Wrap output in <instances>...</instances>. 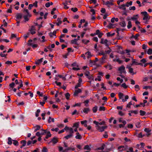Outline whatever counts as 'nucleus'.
I'll return each instance as SVG.
<instances>
[{
	"label": "nucleus",
	"instance_id": "nucleus-1",
	"mask_svg": "<svg viewBox=\"0 0 152 152\" xmlns=\"http://www.w3.org/2000/svg\"><path fill=\"white\" fill-rule=\"evenodd\" d=\"M118 96L119 99H121L123 102L126 101L129 98V96L128 95L124 96L123 93L121 92L118 93Z\"/></svg>",
	"mask_w": 152,
	"mask_h": 152
},
{
	"label": "nucleus",
	"instance_id": "nucleus-2",
	"mask_svg": "<svg viewBox=\"0 0 152 152\" xmlns=\"http://www.w3.org/2000/svg\"><path fill=\"white\" fill-rule=\"evenodd\" d=\"M118 70L120 71V73L121 74L122 73L126 74V71L125 70V67L122 65L118 68Z\"/></svg>",
	"mask_w": 152,
	"mask_h": 152
},
{
	"label": "nucleus",
	"instance_id": "nucleus-3",
	"mask_svg": "<svg viewBox=\"0 0 152 152\" xmlns=\"http://www.w3.org/2000/svg\"><path fill=\"white\" fill-rule=\"evenodd\" d=\"M145 146V144L144 143L141 142L140 144H137V145L136 147L139 149L142 150L144 148Z\"/></svg>",
	"mask_w": 152,
	"mask_h": 152
},
{
	"label": "nucleus",
	"instance_id": "nucleus-4",
	"mask_svg": "<svg viewBox=\"0 0 152 152\" xmlns=\"http://www.w3.org/2000/svg\"><path fill=\"white\" fill-rule=\"evenodd\" d=\"M29 30L32 35L36 33L35 27L34 26H31Z\"/></svg>",
	"mask_w": 152,
	"mask_h": 152
},
{
	"label": "nucleus",
	"instance_id": "nucleus-5",
	"mask_svg": "<svg viewBox=\"0 0 152 152\" xmlns=\"http://www.w3.org/2000/svg\"><path fill=\"white\" fill-rule=\"evenodd\" d=\"M108 41L107 39H104L103 38L101 39V40L100 43L102 44H104L106 46H108L107 42Z\"/></svg>",
	"mask_w": 152,
	"mask_h": 152
},
{
	"label": "nucleus",
	"instance_id": "nucleus-6",
	"mask_svg": "<svg viewBox=\"0 0 152 152\" xmlns=\"http://www.w3.org/2000/svg\"><path fill=\"white\" fill-rule=\"evenodd\" d=\"M107 128V126H97V128L96 129L100 132H102L103 131L104 129Z\"/></svg>",
	"mask_w": 152,
	"mask_h": 152
},
{
	"label": "nucleus",
	"instance_id": "nucleus-7",
	"mask_svg": "<svg viewBox=\"0 0 152 152\" xmlns=\"http://www.w3.org/2000/svg\"><path fill=\"white\" fill-rule=\"evenodd\" d=\"M141 14L144 16V17L143 18V20H146L148 19V15L147 12H141Z\"/></svg>",
	"mask_w": 152,
	"mask_h": 152
},
{
	"label": "nucleus",
	"instance_id": "nucleus-8",
	"mask_svg": "<svg viewBox=\"0 0 152 152\" xmlns=\"http://www.w3.org/2000/svg\"><path fill=\"white\" fill-rule=\"evenodd\" d=\"M82 91L81 89L78 88L76 90H75L74 93L73 95L75 96H77L78 95L79 93H81Z\"/></svg>",
	"mask_w": 152,
	"mask_h": 152
},
{
	"label": "nucleus",
	"instance_id": "nucleus-9",
	"mask_svg": "<svg viewBox=\"0 0 152 152\" xmlns=\"http://www.w3.org/2000/svg\"><path fill=\"white\" fill-rule=\"evenodd\" d=\"M58 142V138L57 137H54L50 141L54 145L56 143Z\"/></svg>",
	"mask_w": 152,
	"mask_h": 152
},
{
	"label": "nucleus",
	"instance_id": "nucleus-10",
	"mask_svg": "<svg viewBox=\"0 0 152 152\" xmlns=\"http://www.w3.org/2000/svg\"><path fill=\"white\" fill-rule=\"evenodd\" d=\"M106 58V56H102V57L99 60L100 63L102 64L105 62V60Z\"/></svg>",
	"mask_w": 152,
	"mask_h": 152
},
{
	"label": "nucleus",
	"instance_id": "nucleus-11",
	"mask_svg": "<svg viewBox=\"0 0 152 152\" xmlns=\"http://www.w3.org/2000/svg\"><path fill=\"white\" fill-rule=\"evenodd\" d=\"M127 68H128L129 70V72L131 73L132 74V75L136 74V73H134L133 72V69L130 66H127L126 67Z\"/></svg>",
	"mask_w": 152,
	"mask_h": 152
},
{
	"label": "nucleus",
	"instance_id": "nucleus-12",
	"mask_svg": "<svg viewBox=\"0 0 152 152\" xmlns=\"http://www.w3.org/2000/svg\"><path fill=\"white\" fill-rule=\"evenodd\" d=\"M132 64H131V65H132V64H134L136 65H142V64L141 63H139L137 61H136L135 59H133L132 61Z\"/></svg>",
	"mask_w": 152,
	"mask_h": 152
},
{
	"label": "nucleus",
	"instance_id": "nucleus-13",
	"mask_svg": "<svg viewBox=\"0 0 152 152\" xmlns=\"http://www.w3.org/2000/svg\"><path fill=\"white\" fill-rule=\"evenodd\" d=\"M76 135L75 136V138L77 139H81L82 138V137L79 133L77 132L76 134Z\"/></svg>",
	"mask_w": 152,
	"mask_h": 152
},
{
	"label": "nucleus",
	"instance_id": "nucleus-14",
	"mask_svg": "<svg viewBox=\"0 0 152 152\" xmlns=\"http://www.w3.org/2000/svg\"><path fill=\"white\" fill-rule=\"evenodd\" d=\"M138 18V15H134L131 18V20H137Z\"/></svg>",
	"mask_w": 152,
	"mask_h": 152
},
{
	"label": "nucleus",
	"instance_id": "nucleus-15",
	"mask_svg": "<svg viewBox=\"0 0 152 152\" xmlns=\"http://www.w3.org/2000/svg\"><path fill=\"white\" fill-rule=\"evenodd\" d=\"M119 151L121 152L124 150V147L123 146H121L118 148Z\"/></svg>",
	"mask_w": 152,
	"mask_h": 152
},
{
	"label": "nucleus",
	"instance_id": "nucleus-16",
	"mask_svg": "<svg viewBox=\"0 0 152 152\" xmlns=\"http://www.w3.org/2000/svg\"><path fill=\"white\" fill-rule=\"evenodd\" d=\"M90 110L89 108H85L83 110V112L86 114L88 113L90 111Z\"/></svg>",
	"mask_w": 152,
	"mask_h": 152
},
{
	"label": "nucleus",
	"instance_id": "nucleus-17",
	"mask_svg": "<svg viewBox=\"0 0 152 152\" xmlns=\"http://www.w3.org/2000/svg\"><path fill=\"white\" fill-rule=\"evenodd\" d=\"M86 55V57L88 58H89L92 56L91 53L90 52L88 51L85 53Z\"/></svg>",
	"mask_w": 152,
	"mask_h": 152
},
{
	"label": "nucleus",
	"instance_id": "nucleus-18",
	"mask_svg": "<svg viewBox=\"0 0 152 152\" xmlns=\"http://www.w3.org/2000/svg\"><path fill=\"white\" fill-rule=\"evenodd\" d=\"M107 27L110 28H115V25L113 24L110 23L109 24Z\"/></svg>",
	"mask_w": 152,
	"mask_h": 152
},
{
	"label": "nucleus",
	"instance_id": "nucleus-19",
	"mask_svg": "<svg viewBox=\"0 0 152 152\" xmlns=\"http://www.w3.org/2000/svg\"><path fill=\"white\" fill-rule=\"evenodd\" d=\"M125 6H126V4H123L119 6V8L120 9H122L124 10H126Z\"/></svg>",
	"mask_w": 152,
	"mask_h": 152
},
{
	"label": "nucleus",
	"instance_id": "nucleus-20",
	"mask_svg": "<svg viewBox=\"0 0 152 152\" xmlns=\"http://www.w3.org/2000/svg\"><path fill=\"white\" fill-rule=\"evenodd\" d=\"M119 121L120 123H122L124 125H125L126 123V121L122 118H120L119 119Z\"/></svg>",
	"mask_w": 152,
	"mask_h": 152
},
{
	"label": "nucleus",
	"instance_id": "nucleus-21",
	"mask_svg": "<svg viewBox=\"0 0 152 152\" xmlns=\"http://www.w3.org/2000/svg\"><path fill=\"white\" fill-rule=\"evenodd\" d=\"M28 46H31L33 48H37L38 46V45L37 44H34L32 45L31 43H28Z\"/></svg>",
	"mask_w": 152,
	"mask_h": 152
},
{
	"label": "nucleus",
	"instance_id": "nucleus-22",
	"mask_svg": "<svg viewBox=\"0 0 152 152\" xmlns=\"http://www.w3.org/2000/svg\"><path fill=\"white\" fill-rule=\"evenodd\" d=\"M43 58H42L39 59L38 60L35 62V64H36L39 65V64L41 63L42 61V59Z\"/></svg>",
	"mask_w": 152,
	"mask_h": 152
},
{
	"label": "nucleus",
	"instance_id": "nucleus-23",
	"mask_svg": "<svg viewBox=\"0 0 152 152\" xmlns=\"http://www.w3.org/2000/svg\"><path fill=\"white\" fill-rule=\"evenodd\" d=\"M56 31H54L53 32H50L49 34V35L50 37H52L54 35L56 36Z\"/></svg>",
	"mask_w": 152,
	"mask_h": 152
},
{
	"label": "nucleus",
	"instance_id": "nucleus-24",
	"mask_svg": "<svg viewBox=\"0 0 152 152\" xmlns=\"http://www.w3.org/2000/svg\"><path fill=\"white\" fill-rule=\"evenodd\" d=\"M20 142L22 144V146L20 147V148H22L23 147L25 146L26 144V141L25 140H23L21 141Z\"/></svg>",
	"mask_w": 152,
	"mask_h": 152
},
{
	"label": "nucleus",
	"instance_id": "nucleus-25",
	"mask_svg": "<svg viewBox=\"0 0 152 152\" xmlns=\"http://www.w3.org/2000/svg\"><path fill=\"white\" fill-rule=\"evenodd\" d=\"M34 132H36L40 129V126L39 125H37L34 127Z\"/></svg>",
	"mask_w": 152,
	"mask_h": 152
},
{
	"label": "nucleus",
	"instance_id": "nucleus-26",
	"mask_svg": "<svg viewBox=\"0 0 152 152\" xmlns=\"http://www.w3.org/2000/svg\"><path fill=\"white\" fill-rule=\"evenodd\" d=\"M105 67L107 69H109V70L113 68V66L110 64H108L107 65L105 66Z\"/></svg>",
	"mask_w": 152,
	"mask_h": 152
},
{
	"label": "nucleus",
	"instance_id": "nucleus-27",
	"mask_svg": "<svg viewBox=\"0 0 152 152\" xmlns=\"http://www.w3.org/2000/svg\"><path fill=\"white\" fill-rule=\"evenodd\" d=\"M79 122L75 123L73 126V127L77 128L79 126Z\"/></svg>",
	"mask_w": 152,
	"mask_h": 152
},
{
	"label": "nucleus",
	"instance_id": "nucleus-28",
	"mask_svg": "<svg viewBox=\"0 0 152 152\" xmlns=\"http://www.w3.org/2000/svg\"><path fill=\"white\" fill-rule=\"evenodd\" d=\"M47 133V135L46 136L45 138L48 139V137H50L51 136V134L50 132H48Z\"/></svg>",
	"mask_w": 152,
	"mask_h": 152
},
{
	"label": "nucleus",
	"instance_id": "nucleus-29",
	"mask_svg": "<svg viewBox=\"0 0 152 152\" xmlns=\"http://www.w3.org/2000/svg\"><path fill=\"white\" fill-rule=\"evenodd\" d=\"M22 18V15L20 14H18L16 15V18L17 19H20Z\"/></svg>",
	"mask_w": 152,
	"mask_h": 152
},
{
	"label": "nucleus",
	"instance_id": "nucleus-30",
	"mask_svg": "<svg viewBox=\"0 0 152 152\" xmlns=\"http://www.w3.org/2000/svg\"><path fill=\"white\" fill-rule=\"evenodd\" d=\"M120 24L122 27H124L126 26V24L124 21L120 22Z\"/></svg>",
	"mask_w": 152,
	"mask_h": 152
},
{
	"label": "nucleus",
	"instance_id": "nucleus-31",
	"mask_svg": "<svg viewBox=\"0 0 152 152\" xmlns=\"http://www.w3.org/2000/svg\"><path fill=\"white\" fill-rule=\"evenodd\" d=\"M73 135L72 134H69L65 136L64 137V138H66V139H68L69 138H71L72 137Z\"/></svg>",
	"mask_w": 152,
	"mask_h": 152
},
{
	"label": "nucleus",
	"instance_id": "nucleus-32",
	"mask_svg": "<svg viewBox=\"0 0 152 152\" xmlns=\"http://www.w3.org/2000/svg\"><path fill=\"white\" fill-rule=\"evenodd\" d=\"M12 139L11 138L9 137L8 138V144L9 145H11L12 144Z\"/></svg>",
	"mask_w": 152,
	"mask_h": 152
},
{
	"label": "nucleus",
	"instance_id": "nucleus-33",
	"mask_svg": "<svg viewBox=\"0 0 152 152\" xmlns=\"http://www.w3.org/2000/svg\"><path fill=\"white\" fill-rule=\"evenodd\" d=\"M58 148L59 151L60 152H64V151H65V149L63 150V148L62 147H60V146L58 147Z\"/></svg>",
	"mask_w": 152,
	"mask_h": 152
},
{
	"label": "nucleus",
	"instance_id": "nucleus-34",
	"mask_svg": "<svg viewBox=\"0 0 152 152\" xmlns=\"http://www.w3.org/2000/svg\"><path fill=\"white\" fill-rule=\"evenodd\" d=\"M140 115L141 116H143L145 115L146 114V113L145 112L142 110H140Z\"/></svg>",
	"mask_w": 152,
	"mask_h": 152
},
{
	"label": "nucleus",
	"instance_id": "nucleus-35",
	"mask_svg": "<svg viewBox=\"0 0 152 152\" xmlns=\"http://www.w3.org/2000/svg\"><path fill=\"white\" fill-rule=\"evenodd\" d=\"M129 112H131L132 113H134L135 114H137L138 113V110H130L129 111Z\"/></svg>",
	"mask_w": 152,
	"mask_h": 152
},
{
	"label": "nucleus",
	"instance_id": "nucleus-36",
	"mask_svg": "<svg viewBox=\"0 0 152 152\" xmlns=\"http://www.w3.org/2000/svg\"><path fill=\"white\" fill-rule=\"evenodd\" d=\"M84 149L85 150H87L90 151L91 150V148L89 147V145H87L85 146L84 148Z\"/></svg>",
	"mask_w": 152,
	"mask_h": 152
},
{
	"label": "nucleus",
	"instance_id": "nucleus-37",
	"mask_svg": "<svg viewBox=\"0 0 152 152\" xmlns=\"http://www.w3.org/2000/svg\"><path fill=\"white\" fill-rule=\"evenodd\" d=\"M132 1H130L129 2H127L126 4V7H129V6L132 5Z\"/></svg>",
	"mask_w": 152,
	"mask_h": 152
},
{
	"label": "nucleus",
	"instance_id": "nucleus-38",
	"mask_svg": "<svg viewBox=\"0 0 152 152\" xmlns=\"http://www.w3.org/2000/svg\"><path fill=\"white\" fill-rule=\"evenodd\" d=\"M24 12H25L27 13V15L30 17L31 16V15L29 13L28 10L27 9H24Z\"/></svg>",
	"mask_w": 152,
	"mask_h": 152
},
{
	"label": "nucleus",
	"instance_id": "nucleus-39",
	"mask_svg": "<svg viewBox=\"0 0 152 152\" xmlns=\"http://www.w3.org/2000/svg\"><path fill=\"white\" fill-rule=\"evenodd\" d=\"M147 53L148 55L152 54V49L150 48L147 51Z\"/></svg>",
	"mask_w": 152,
	"mask_h": 152
},
{
	"label": "nucleus",
	"instance_id": "nucleus-40",
	"mask_svg": "<svg viewBox=\"0 0 152 152\" xmlns=\"http://www.w3.org/2000/svg\"><path fill=\"white\" fill-rule=\"evenodd\" d=\"M69 132L70 134H72V135L74 133V131L73 130V129L72 128H70L69 129Z\"/></svg>",
	"mask_w": 152,
	"mask_h": 152
},
{
	"label": "nucleus",
	"instance_id": "nucleus-41",
	"mask_svg": "<svg viewBox=\"0 0 152 152\" xmlns=\"http://www.w3.org/2000/svg\"><path fill=\"white\" fill-rule=\"evenodd\" d=\"M7 54H5L4 53H3V52H1L0 53V56H1V57H4L5 58L7 57Z\"/></svg>",
	"mask_w": 152,
	"mask_h": 152
},
{
	"label": "nucleus",
	"instance_id": "nucleus-42",
	"mask_svg": "<svg viewBox=\"0 0 152 152\" xmlns=\"http://www.w3.org/2000/svg\"><path fill=\"white\" fill-rule=\"evenodd\" d=\"M28 17H29L28 16V15H25L23 16V18L25 20V21H28V20L29 19Z\"/></svg>",
	"mask_w": 152,
	"mask_h": 152
},
{
	"label": "nucleus",
	"instance_id": "nucleus-43",
	"mask_svg": "<svg viewBox=\"0 0 152 152\" xmlns=\"http://www.w3.org/2000/svg\"><path fill=\"white\" fill-rule=\"evenodd\" d=\"M99 110L100 111H104L105 110V107L103 106H100L99 107Z\"/></svg>",
	"mask_w": 152,
	"mask_h": 152
},
{
	"label": "nucleus",
	"instance_id": "nucleus-44",
	"mask_svg": "<svg viewBox=\"0 0 152 152\" xmlns=\"http://www.w3.org/2000/svg\"><path fill=\"white\" fill-rule=\"evenodd\" d=\"M105 4L106 5L110 4L111 5H113V3L112 1L109 2V1H107L105 2Z\"/></svg>",
	"mask_w": 152,
	"mask_h": 152
},
{
	"label": "nucleus",
	"instance_id": "nucleus-45",
	"mask_svg": "<svg viewBox=\"0 0 152 152\" xmlns=\"http://www.w3.org/2000/svg\"><path fill=\"white\" fill-rule=\"evenodd\" d=\"M127 26L128 28H130L132 27V23L130 21H129L128 22V24Z\"/></svg>",
	"mask_w": 152,
	"mask_h": 152
},
{
	"label": "nucleus",
	"instance_id": "nucleus-46",
	"mask_svg": "<svg viewBox=\"0 0 152 152\" xmlns=\"http://www.w3.org/2000/svg\"><path fill=\"white\" fill-rule=\"evenodd\" d=\"M97 107L96 106H95L93 108L92 110L94 113H95L96 112L97 110Z\"/></svg>",
	"mask_w": 152,
	"mask_h": 152
},
{
	"label": "nucleus",
	"instance_id": "nucleus-47",
	"mask_svg": "<svg viewBox=\"0 0 152 152\" xmlns=\"http://www.w3.org/2000/svg\"><path fill=\"white\" fill-rule=\"evenodd\" d=\"M70 96V94L68 93H66L65 95V97L67 99H69Z\"/></svg>",
	"mask_w": 152,
	"mask_h": 152
},
{
	"label": "nucleus",
	"instance_id": "nucleus-48",
	"mask_svg": "<svg viewBox=\"0 0 152 152\" xmlns=\"http://www.w3.org/2000/svg\"><path fill=\"white\" fill-rule=\"evenodd\" d=\"M144 131L147 133H149L151 132V130L148 128H145L144 129Z\"/></svg>",
	"mask_w": 152,
	"mask_h": 152
},
{
	"label": "nucleus",
	"instance_id": "nucleus-49",
	"mask_svg": "<svg viewBox=\"0 0 152 152\" xmlns=\"http://www.w3.org/2000/svg\"><path fill=\"white\" fill-rule=\"evenodd\" d=\"M77 39H74L73 40L71 41V43L72 44H76L77 42Z\"/></svg>",
	"mask_w": 152,
	"mask_h": 152
},
{
	"label": "nucleus",
	"instance_id": "nucleus-50",
	"mask_svg": "<svg viewBox=\"0 0 152 152\" xmlns=\"http://www.w3.org/2000/svg\"><path fill=\"white\" fill-rule=\"evenodd\" d=\"M13 144L14 145L16 146H18V143L17 141L16 140H13Z\"/></svg>",
	"mask_w": 152,
	"mask_h": 152
},
{
	"label": "nucleus",
	"instance_id": "nucleus-51",
	"mask_svg": "<svg viewBox=\"0 0 152 152\" xmlns=\"http://www.w3.org/2000/svg\"><path fill=\"white\" fill-rule=\"evenodd\" d=\"M40 110L39 109H37V110L36 112V116L37 117L39 116V113L40 112Z\"/></svg>",
	"mask_w": 152,
	"mask_h": 152
},
{
	"label": "nucleus",
	"instance_id": "nucleus-52",
	"mask_svg": "<svg viewBox=\"0 0 152 152\" xmlns=\"http://www.w3.org/2000/svg\"><path fill=\"white\" fill-rule=\"evenodd\" d=\"M132 104V101H131L130 102H129L127 105L126 106V107H127L128 108H130V106Z\"/></svg>",
	"mask_w": 152,
	"mask_h": 152
},
{
	"label": "nucleus",
	"instance_id": "nucleus-53",
	"mask_svg": "<svg viewBox=\"0 0 152 152\" xmlns=\"http://www.w3.org/2000/svg\"><path fill=\"white\" fill-rule=\"evenodd\" d=\"M115 34V33H113V34H110V33L108 32L107 33V37H110L114 35Z\"/></svg>",
	"mask_w": 152,
	"mask_h": 152
},
{
	"label": "nucleus",
	"instance_id": "nucleus-54",
	"mask_svg": "<svg viewBox=\"0 0 152 152\" xmlns=\"http://www.w3.org/2000/svg\"><path fill=\"white\" fill-rule=\"evenodd\" d=\"M139 35H140L138 34H137L135 36H132V37L135 39H137Z\"/></svg>",
	"mask_w": 152,
	"mask_h": 152
},
{
	"label": "nucleus",
	"instance_id": "nucleus-55",
	"mask_svg": "<svg viewBox=\"0 0 152 152\" xmlns=\"http://www.w3.org/2000/svg\"><path fill=\"white\" fill-rule=\"evenodd\" d=\"M93 123L94 124H95L96 125V128H97V126H99V122H98L96 121H94L93 122Z\"/></svg>",
	"mask_w": 152,
	"mask_h": 152
},
{
	"label": "nucleus",
	"instance_id": "nucleus-56",
	"mask_svg": "<svg viewBox=\"0 0 152 152\" xmlns=\"http://www.w3.org/2000/svg\"><path fill=\"white\" fill-rule=\"evenodd\" d=\"M121 86L124 88H126L128 87V86L125 83H123L121 85Z\"/></svg>",
	"mask_w": 152,
	"mask_h": 152
},
{
	"label": "nucleus",
	"instance_id": "nucleus-57",
	"mask_svg": "<svg viewBox=\"0 0 152 152\" xmlns=\"http://www.w3.org/2000/svg\"><path fill=\"white\" fill-rule=\"evenodd\" d=\"M105 146V145L104 144H103L101 147H100L98 148V149L103 150L104 149V147Z\"/></svg>",
	"mask_w": 152,
	"mask_h": 152
},
{
	"label": "nucleus",
	"instance_id": "nucleus-58",
	"mask_svg": "<svg viewBox=\"0 0 152 152\" xmlns=\"http://www.w3.org/2000/svg\"><path fill=\"white\" fill-rule=\"evenodd\" d=\"M134 88L135 89H137V90H136V91H138L140 89L139 86L138 85H136L135 86Z\"/></svg>",
	"mask_w": 152,
	"mask_h": 152
},
{
	"label": "nucleus",
	"instance_id": "nucleus-59",
	"mask_svg": "<svg viewBox=\"0 0 152 152\" xmlns=\"http://www.w3.org/2000/svg\"><path fill=\"white\" fill-rule=\"evenodd\" d=\"M118 114L121 116H123L125 115V113L123 112L122 111H120L118 112Z\"/></svg>",
	"mask_w": 152,
	"mask_h": 152
},
{
	"label": "nucleus",
	"instance_id": "nucleus-60",
	"mask_svg": "<svg viewBox=\"0 0 152 152\" xmlns=\"http://www.w3.org/2000/svg\"><path fill=\"white\" fill-rule=\"evenodd\" d=\"M95 80V81L98 80L99 81H100L101 80V77L100 76H98L97 78H96Z\"/></svg>",
	"mask_w": 152,
	"mask_h": 152
},
{
	"label": "nucleus",
	"instance_id": "nucleus-61",
	"mask_svg": "<svg viewBox=\"0 0 152 152\" xmlns=\"http://www.w3.org/2000/svg\"><path fill=\"white\" fill-rule=\"evenodd\" d=\"M15 86V83L14 82L12 83H11L9 85V86L12 88H13Z\"/></svg>",
	"mask_w": 152,
	"mask_h": 152
},
{
	"label": "nucleus",
	"instance_id": "nucleus-62",
	"mask_svg": "<svg viewBox=\"0 0 152 152\" xmlns=\"http://www.w3.org/2000/svg\"><path fill=\"white\" fill-rule=\"evenodd\" d=\"M71 10L74 12H76L77 10V8H72L71 9Z\"/></svg>",
	"mask_w": 152,
	"mask_h": 152
},
{
	"label": "nucleus",
	"instance_id": "nucleus-63",
	"mask_svg": "<svg viewBox=\"0 0 152 152\" xmlns=\"http://www.w3.org/2000/svg\"><path fill=\"white\" fill-rule=\"evenodd\" d=\"M82 41L85 44H87L89 42V40H87L86 41L85 39L82 40Z\"/></svg>",
	"mask_w": 152,
	"mask_h": 152
},
{
	"label": "nucleus",
	"instance_id": "nucleus-64",
	"mask_svg": "<svg viewBox=\"0 0 152 152\" xmlns=\"http://www.w3.org/2000/svg\"><path fill=\"white\" fill-rule=\"evenodd\" d=\"M136 126L137 128H140V123L139 122L137 123L136 124Z\"/></svg>",
	"mask_w": 152,
	"mask_h": 152
}]
</instances>
